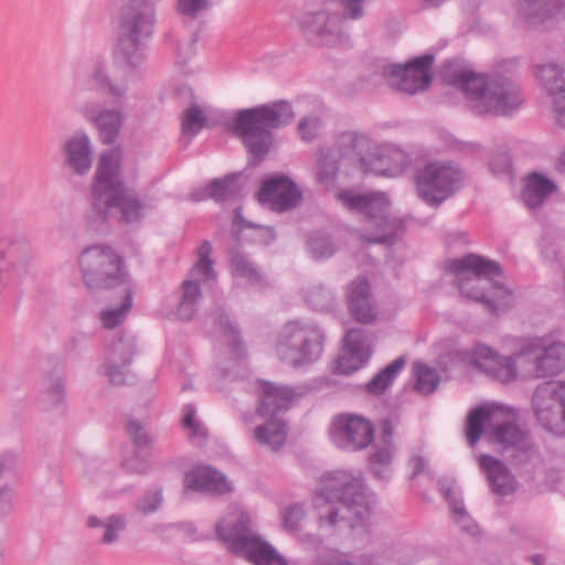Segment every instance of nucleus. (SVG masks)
I'll list each match as a JSON object with an SVG mask.
<instances>
[{"instance_id":"f257e3e1","label":"nucleus","mask_w":565,"mask_h":565,"mask_svg":"<svg viewBox=\"0 0 565 565\" xmlns=\"http://www.w3.org/2000/svg\"><path fill=\"white\" fill-rule=\"evenodd\" d=\"M472 364L502 383L516 379L540 380L553 377L565 370V343L534 339L513 356L498 355L487 345H477L471 355Z\"/></svg>"},{"instance_id":"f03ea898","label":"nucleus","mask_w":565,"mask_h":565,"mask_svg":"<svg viewBox=\"0 0 565 565\" xmlns=\"http://www.w3.org/2000/svg\"><path fill=\"white\" fill-rule=\"evenodd\" d=\"M441 77L461 92L470 109L479 115L510 116L524 103L520 85L500 73H477L468 65L451 62L443 68Z\"/></svg>"},{"instance_id":"7ed1b4c3","label":"nucleus","mask_w":565,"mask_h":565,"mask_svg":"<svg viewBox=\"0 0 565 565\" xmlns=\"http://www.w3.org/2000/svg\"><path fill=\"white\" fill-rule=\"evenodd\" d=\"M313 507L319 527L327 532L341 524L352 529L361 526L371 515L370 497L362 480L345 470L320 477L313 492Z\"/></svg>"},{"instance_id":"20e7f679","label":"nucleus","mask_w":565,"mask_h":565,"mask_svg":"<svg viewBox=\"0 0 565 565\" xmlns=\"http://www.w3.org/2000/svg\"><path fill=\"white\" fill-rule=\"evenodd\" d=\"M121 161V152L117 149L100 154L92 182L93 203L104 221L117 215L121 224H140L157 204L127 188Z\"/></svg>"},{"instance_id":"39448f33","label":"nucleus","mask_w":565,"mask_h":565,"mask_svg":"<svg viewBox=\"0 0 565 565\" xmlns=\"http://www.w3.org/2000/svg\"><path fill=\"white\" fill-rule=\"evenodd\" d=\"M449 268L457 275L458 288L467 299L482 303L494 315H500L512 306V292L495 280L501 275V267L497 262L469 254L450 260Z\"/></svg>"},{"instance_id":"423d86ee","label":"nucleus","mask_w":565,"mask_h":565,"mask_svg":"<svg viewBox=\"0 0 565 565\" xmlns=\"http://www.w3.org/2000/svg\"><path fill=\"white\" fill-rule=\"evenodd\" d=\"M294 117L291 105L280 100L238 110L233 128L257 163L269 151L271 130L288 125Z\"/></svg>"},{"instance_id":"0eeeda50","label":"nucleus","mask_w":565,"mask_h":565,"mask_svg":"<svg viewBox=\"0 0 565 565\" xmlns=\"http://www.w3.org/2000/svg\"><path fill=\"white\" fill-rule=\"evenodd\" d=\"M513 417L511 411L499 405H481L472 409L467 418L466 436L468 444L475 447L484 431L486 425H491L493 441L510 451L511 456L523 460L533 450V443L527 431L516 424L505 419Z\"/></svg>"},{"instance_id":"6e6552de","label":"nucleus","mask_w":565,"mask_h":565,"mask_svg":"<svg viewBox=\"0 0 565 565\" xmlns=\"http://www.w3.org/2000/svg\"><path fill=\"white\" fill-rule=\"evenodd\" d=\"M160 2L125 0L119 9L117 47L120 56L131 67H137L146 57V41L152 34Z\"/></svg>"},{"instance_id":"1a4fd4ad","label":"nucleus","mask_w":565,"mask_h":565,"mask_svg":"<svg viewBox=\"0 0 565 565\" xmlns=\"http://www.w3.org/2000/svg\"><path fill=\"white\" fill-rule=\"evenodd\" d=\"M343 206L362 215L364 227L361 237L367 243L392 244L403 228V221L391 216V201L384 192L360 193L345 190L337 195Z\"/></svg>"},{"instance_id":"9d476101","label":"nucleus","mask_w":565,"mask_h":565,"mask_svg":"<svg viewBox=\"0 0 565 565\" xmlns=\"http://www.w3.org/2000/svg\"><path fill=\"white\" fill-rule=\"evenodd\" d=\"M215 531L228 548L243 554L255 565H286V561L252 527L249 515L236 507L215 525Z\"/></svg>"},{"instance_id":"9b49d317","label":"nucleus","mask_w":565,"mask_h":565,"mask_svg":"<svg viewBox=\"0 0 565 565\" xmlns=\"http://www.w3.org/2000/svg\"><path fill=\"white\" fill-rule=\"evenodd\" d=\"M76 264L83 285L93 294L129 284L121 257L108 245L94 244L83 248Z\"/></svg>"},{"instance_id":"f8f14e48","label":"nucleus","mask_w":565,"mask_h":565,"mask_svg":"<svg viewBox=\"0 0 565 565\" xmlns=\"http://www.w3.org/2000/svg\"><path fill=\"white\" fill-rule=\"evenodd\" d=\"M294 397L295 393L289 387L277 386L273 383L262 385L257 415L266 422L254 429V438L260 446L277 451L285 445L287 427L285 422L278 417V413L287 409Z\"/></svg>"},{"instance_id":"ddd939ff","label":"nucleus","mask_w":565,"mask_h":565,"mask_svg":"<svg viewBox=\"0 0 565 565\" xmlns=\"http://www.w3.org/2000/svg\"><path fill=\"white\" fill-rule=\"evenodd\" d=\"M322 350L323 334L316 326L290 321L278 333L276 353L288 365L297 367L312 363Z\"/></svg>"},{"instance_id":"4468645a","label":"nucleus","mask_w":565,"mask_h":565,"mask_svg":"<svg viewBox=\"0 0 565 565\" xmlns=\"http://www.w3.org/2000/svg\"><path fill=\"white\" fill-rule=\"evenodd\" d=\"M463 180L461 170L450 162H433L417 174L419 196L429 204L439 205L452 195Z\"/></svg>"},{"instance_id":"2eb2a0df","label":"nucleus","mask_w":565,"mask_h":565,"mask_svg":"<svg viewBox=\"0 0 565 565\" xmlns=\"http://www.w3.org/2000/svg\"><path fill=\"white\" fill-rule=\"evenodd\" d=\"M532 404L536 419L544 428L565 434V381L540 385Z\"/></svg>"},{"instance_id":"dca6fc26","label":"nucleus","mask_w":565,"mask_h":565,"mask_svg":"<svg viewBox=\"0 0 565 565\" xmlns=\"http://www.w3.org/2000/svg\"><path fill=\"white\" fill-rule=\"evenodd\" d=\"M435 56L430 53L415 57L404 65L393 64L385 70L388 85L408 95L426 90L433 79L431 66Z\"/></svg>"},{"instance_id":"f3484780","label":"nucleus","mask_w":565,"mask_h":565,"mask_svg":"<svg viewBox=\"0 0 565 565\" xmlns=\"http://www.w3.org/2000/svg\"><path fill=\"white\" fill-rule=\"evenodd\" d=\"M372 422L361 415L345 413L335 416L330 426V436L337 447L347 451L366 449L374 440Z\"/></svg>"},{"instance_id":"a211bd4d","label":"nucleus","mask_w":565,"mask_h":565,"mask_svg":"<svg viewBox=\"0 0 565 565\" xmlns=\"http://www.w3.org/2000/svg\"><path fill=\"white\" fill-rule=\"evenodd\" d=\"M211 252L210 242H203L199 247V259L190 271V278L182 284V296L177 308V313L182 320L192 319L198 310L201 298L200 282L215 279Z\"/></svg>"},{"instance_id":"6ab92c4d","label":"nucleus","mask_w":565,"mask_h":565,"mask_svg":"<svg viewBox=\"0 0 565 565\" xmlns=\"http://www.w3.org/2000/svg\"><path fill=\"white\" fill-rule=\"evenodd\" d=\"M307 34L312 42L319 45H337L348 40L344 18L338 12L328 10H320L310 15Z\"/></svg>"},{"instance_id":"aec40b11","label":"nucleus","mask_w":565,"mask_h":565,"mask_svg":"<svg viewBox=\"0 0 565 565\" xmlns=\"http://www.w3.org/2000/svg\"><path fill=\"white\" fill-rule=\"evenodd\" d=\"M33 260L31 239L22 233L0 238V266L4 273L12 271L24 275Z\"/></svg>"},{"instance_id":"412c9836","label":"nucleus","mask_w":565,"mask_h":565,"mask_svg":"<svg viewBox=\"0 0 565 565\" xmlns=\"http://www.w3.org/2000/svg\"><path fill=\"white\" fill-rule=\"evenodd\" d=\"M301 199V193L296 184L287 177H276L263 182L257 193L260 204L270 210L282 212L292 209Z\"/></svg>"},{"instance_id":"4be33fe9","label":"nucleus","mask_w":565,"mask_h":565,"mask_svg":"<svg viewBox=\"0 0 565 565\" xmlns=\"http://www.w3.org/2000/svg\"><path fill=\"white\" fill-rule=\"evenodd\" d=\"M344 342L337 360L335 372L348 375L358 371L370 359L371 342L362 330L348 331Z\"/></svg>"},{"instance_id":"5701e85b","label":"nucleus","mask_w":565,"mask_h":565,"mask_svg":"<svg viewBox=\"0 0 565 565\" xmlns=\"http://www.w3.org/2000/svg\"><path fill=\"white\" fill-rule=\"evenodd\" d=\"M369 159L365 172L384 177L401 174L411 162L407 153L393 145H372Z\"/></svg>"},{"instance_id":"b1692460","label":"nucleus","mask_w":565,"mask_h":565,"mask_svg":"<svg viewBox=\"0 0 565 565\" xmlns=\"http://www.w3.org/2000/svg\"><path fill=\"white\" fill-rule=\"evenodd\" d=\"M65 164L75 174H86L93 166L94 149L86 132L78 131L68 137L63 145Z\"/></svg>"},{"instance_id":"393cba45","label":"nucleus","mask_w":565,"mask_h":565,"mask_svg":"<svg viewBox=\"0 0 565 565\" xmlns=\"http://www.w3.org/2000/svg\"><path fill=\"white\" fill-rule=\"evenodd\" d=\"M372 142L365 135L348 131L341 134L334 145L339 159H348L365 172Z\"/></svg>"},{"instance_id":"a878e982","label":"nucleus","mask_w":565,"mask_h":565,"mask_svg":"<svg viewBox=\"0 0 565 565\" xmlns=\"http://www.w3.org/2000/svg\"><path fill=\"white\" fill-rule=\"evenodd\" d=\"M184 487L215 494L231 491V484L225 476L211 467H198L189 471L184 477Z\"/></svg>"},{"instance_id":"bb28decb","label":"nucleus","mask_w":565,"mask_h":565,"mask_svg":"<svg viewBox=\"0 0 565 565\" xmlns=\"http://www.w3.org/2000/svg\"><path fill=\"white\" fill-rule=\"evenodd\" d=\"M82 111L94 122L103 143L111 145L116 141L124 124L121 109H102L95 114L87 108H83Z\"/></svg>"},{"instance_id":"cd10ccee","label":"nucleus","mask_w":565,"mask_h":565,"mask_svg":"<svg viewBox=\"0 0 565 565\" xmlns=\"http://www.w3.org/2000/svg\"><path fill=\"white\" fill-rule=\"evenodd\" d=\"M518 11L532 24L544 23L565 12V0H518Z\"/></svg>"},{"instance_id":"c85d7f7f","label":"nucleus","mask_w":565,"mask_h":565,"mask_svg":"<svg viewBox=\"0 0 565 565\" xmlns=\"http://www.w3.org/2000/svg\"><path fill=\"white\" fill-rule=\"evenodd\" d=\"M479 465L486 472L493 492L505 495L515 490L514 477L500 460L482 455L479 458Z\"/></svg>"},{"instance_id":"c756f323","label":"nucleus","mask_w":565,"mask_h":565,"mask_svg":"<svg viewBox=\"0 0 565 565\" xmlns=\"http://www.w3.org/2000/svg\"><path fill=\"white\" fill-rule=\"evenodd\" d=\"M238 174H230L223 179H215L209 185L198 189L190 194L194 202L212 199L216 202L228 201L239 194L236 183Z\"/></svg>"},{"instance_id":"7c9ffc66","label":"nucleus","mask_w":565,"mask_h":565,"mask_svg":"<svg viewBox=\"0 0 565 565\" xmlns=\"http://www.w3.org/2000/svg\"><path fill=\"white\" fill-rule=\"evenodd\" d=\"M87 84L95 86L120 103L128 90L127 81H120L115 74H109L104 65H95L87 77Z\"/></svg>"},{"instance_id":"2f4dec72","label":"nucleus","mask_w":565,"mask_h":565,"mask_svg":"<svg viewBox=\"0 0 565 565\" xmlns=\"http://www.w3.org/2000/svg\"><path fill=\"white\" fill-rule=\"evenodd\" d=\"M557 190L556 184L540 173H533L526 180L522 191V200L530 209H535Z\"/></svg>"},{"instance_id":"473e14b6","label":"nucleus","mask_w":565,"mask_h":565,"mask_svg":"<svg viewBox=\"0 0 565 565\" xmlns=\"http://www.w3.org/2000/svg\"><path fill=\"white\" fill-rule=\"evenodd\" d=\"M87 525L92 529L102 527L103 534L99 542L103 545H113L120 540L121 533L127 527V519L122 514H110L105 519L92 515L87 519Z\"/></svg>"},{"instance_id":"72a5a7b5","label":"nucleus","mask_w":565,"mask_h":565,"mask_svg":"<svg viewBox=\"0 0 565 565\" xmlns=\"http://www.w3.org/2000/svg\"><path fill=\"white\" fill-rule=\"evenodd\" d=\"M536 76L552 99L565 90V70L558 64L550 62L539 66Z\"/></svg>"},{"instance_id":"f704fd0d","label":"nucleus","mask_w":565,"mask_h":565,"mask_svg":"<svg viewBox=\"0 0 565 565\" xmlns=\"http://www.w3.org/2000/svg\"><path fill=\"white\" fill-rule=\"evenodd\" d=\"M65 401V381L61 372H53L43 380V388L41 392V403L52 409L62 405Z\"/></svg>"},{"instance_id":"c9c22d12","label":"nucleus","mask_w":565,"mask_h":565,"mask_svg":"<svg viewBox=\"0 0 565 565\" xmlns=\"http://www.w3.org/2000/svg\"><path fill=\"white\" fill-rule=\"evenodd\" d=\"M122 296L119 307H109L100 311V320L105 328L115 329L121 324L132 307V290L130 285L118 287Z\"/></svg>"},{"instance_id":"e433bc0d","label":"nucleus","mask_w":565,"mask_h":565,"mask_svg":"<svg viewBox=\"0 0 565 565\" xmlns=\"http://www.w3.org/2000/svg\"><path fill=\"white\" fill-rule=\"evenodd\" d=\"M135 353V340L129 337H119L106 347L104 362L132 364Z\"/></svg>"},{"instance_id":"4c0bfd02","label":"nucleus","mask_w":565,"mask_h":565,"mask_svg":"<svg viewBox=\"0 0 565 565\" xmlns=\"http://www.w3.org/2000/svg\"><path fill=\"white\" fill-rule=\"evenodd\" d=\"M205 127H207V116L203 108L196 103H193L190 107L184 109L181 119L183 137L191 139Z\"/></svg>"},{"instance_id":"58836bf2","label":"nucleus","mask_w":565,"mask_h":565,"mask_svg":"<svg viewBox=\"0 0 565 565\" xmlns=\"http://www.w3.org/2000/svg\"><path fill=\"white\" fill-rule=\"evenodd\" d=\"M393 455L394 445L380 441L375 444L369 456V463L377 478H388V467L393 460Z\"/></svg>"},{"instance_id":"ea45409f","label":"nucleus","mask_w":565,"mask_h":565,"mask_svg":"<svg viewBox=\"0 0 565 565\" xmlns=\"http://www.w3.org/2000/svg\"><path fill=\"white\" fill-rule=\"evenodd\" d=\"M231 270L234 276L245 278L250 284H256L262 280V275L258 269L250 263L245 254L238 248H233L230 252Z\"/></svg>"},{"instance_id":"a19ab883","label":"nucleus","mask_w":565,"mask_h":565,"mask_svg":"<svg viewBox=\"0 0 565 565\" xmlns=\"http://www.w3.org/2000/svg\"><path fill=\"white\" fill-rule=\"evenodd\" d=\"M306 301L317 311H329L335 306V296L323 284H313L306 291Z\"/></svg>"},{"instance_id":"79ce46f5","label":"nucleus","mask_w":565,"mask_h":565,"mask_svg":"<svg viewBox=\"0 0 565 565\" xmlns=\"http://www.w3.org/2000/svg\"><path fill=\"white\" fill-rule=\"evenodd\" d=\"M99 374L107 379L114 386H122L135 380L131 364L103 362L99 366Z\"/></svg>"},{"instance_id":"37998d69","label":"nucleus","mask_w":565,"mask_h":565,"mask_svg":"<svg viewBox=\"0 0 565 565\" xmlns=\"http://www.w3.org/2000/svg\"><path fill=\"white\" fill-rule=\"evenodd\" d=\"M404 365L405 359L403 356L394 360L366 384L367 391L373 394L383 393L391 385L392 381Z\"/></svg>"},{"instance_id":"c03bdc74","label":"nucleus","mask_w":565,"mask_h":565,"mask_svg":"<svg viewBox=\"0 0 565 565\" xmlns=\"http://www.w3.org/2000/svg\"><path fill=\"white\" fill-rule=\"evenodd\" d=\"M414 373L416 376V390L418 392L422 394H430L437 388L439 375L434 369L417 362L414 364Z\"/></svg>"},{"instance_id":"a18cd8bd","label":"nucleus","mask_w":565,"mask_h":565,"mask_svg":"<svg viewBox=\"0 0 565 565\" xmlns=\"http://www.w3.org/2000/svg\"><path fill=\"white\" fill-rule=\"evenodd\" d=\"M196 411L194 406L186 405L183 408L182 426L189 429V438L196 445H202L207 437L205 427L196 419Z\"/></svg>"},{"instance_id":"49530a36","label":"nucleus","mask_w":565,"mask_h":565,"mask_svg":"<svg viewBox=\"0 0 565 565\" xmlns=\"http://www.w3.org/2000/svg\"><path fill=\"white\" fill-rule=\"evenodd\" d=\"M445 497L449 502L452 515L456 522L460 525V527L471 533H475L473 530L476 529V525L473 524L469 514L465 510L462 501L456 497L455 492L451 489H447L445 491Z\"/></svg>"},{"instance_id":"de8ad7c7","label":"nucleus","mask_w":565,"mask_h":565,"mask_svg":"<svg viewBox=\"0 0 565 565\" xmlns=\"http://www.w3.org/2000/svg\"><path fill=\"white\" fill-rule=\"evenodd\" d=\"M339 157L334 150L321 152L318 159L317 178L319 181H328L333 178L338 171Z\"/></svg>"},{"instance_id":"09e8293b","label":"nucleus","mask_w":565,"mask_h":565,"mask_svg":"<svg viewBox=\"0 0 565 565\" xmlns=\"http://www.w3.org/2000/svg\"><path fill=\"white\" fill-rule=\"evenodd\" d=\"M349 310L354 319L361 323H370L375 319V310L370 299H352L348 302Z\"/></svg>"},{"instance_id":"8fccbe9b","label":"nucleus","mask_w":565,"mask_h":565,"mask_svg":"<svg viewBox=\"0 0 565 565\" xmlns=\"http://www.w3.org/2000/svg\"><path fill=\"white\" fill-rule=\"evenodd\" d=\"M162 490L156 489L145 493L139 500H137L135 503V510L140 514L148 515L156 512L162 504Z\"/></svg>"},{"instance_id":"3c124183","label":"nucleus","mask_w":565,"mask_h":565,"mask_svg":"<svg viewBox=\"0 0 565 565\" xmlns=\"http://www.w3.org/2000/svg\"><path fill=\"white\" fill-rule=\"evenodd\" d=\"M308 249L316 259L329 258L335 253V246L327 236H313L308 241Z\"/></svg>"},{"instance_id":"603ef678","label":"nucleus","mask_w":565,"mask_h":565,"mask_svg":"<svg viewBox=\"0 0 565 565\" xmlns=\"http://www.w3.org/2000/svg\"><path fill=\"white\" fill-rule=\"evenodd\" d=\"M210 7L209 0H177L175 10L189 19L196 18Z\"/></svg>"},{"instance_id":"864d4df0","label":"nucleus","mask_w":565,"mask_h":565,"mask_svg":"<svg viewBox=\"0 0 565 565\" xmlns=\"http://www.w3.org/2000/svg\"><path fill=\"white\" fill-rule=\"evenodd\" d=\"M127 433L134 444L138 447L148 446L152 441L139 420L130 419L127 424Z\"/></svg>"},{"instance_id":"5fc2aeb1","label":"nucleus","mask_w":565,"mask_h":565,"mask_svg":"<svg viewBox=\"0 0 565 565\" xmlns=\"http://www.w3.org/2000/svg\"><path fill=\"white\" fill-rule=\"evenodd\" d=\"M306 514L302 504H295L284 513V524L289 531H297Z\"/></svg>"},{"instance_id":"6e6d98bb","label":"nucleus","mask_w":565,"mask_h":565,"mask_svg":"<svg viewBox=\"0 0 565 565\" xmlns=\"http://www.w3.org/2000/svg\"><path fill=\"white\" fill-rule=\"evenodd\" d=\"M353 298L359 300L370 299V285L366 279L359 278L348 286V302H351Z\"/></svg>"},{"instance_id":"4d7b16f0","label":"nucleus","mask_w":565,"mask_h":565,"mask_svg":"<svg viewBox=\"0 0 565 565\" xmlns=\"http://www.w3.org/2000/svg\"><path fill=\"white\" fill-rule=\"evenodd\" d=\"M320 121L316 116L303 118L298 126L301 138L306 141H311L318 135Z\"/></svg>"},{"instance_id":"13d9d810","label":"nucleus","mask_w":565,"mask_h":565,"mask_svg":"<svg viewBox=\"0 0 565 565\" xmlns=\"http://www.w3.org/2000/svg\"><path fill=\"white\" fill-rule=\"evenodd\" d=\"M317 565H353V564L348 561L345 555L337 553V552H330V553L321 556L317 561ZM362 565H379V564L373 558H371L370 561H364Z\"/></svg>"},{"instance_id":"bf43d9fd","label":"nucleus","mask_w":565,"mask_h":565,"mask_svg":"<svg viewBox=\"0 0 565 565\" xmlns=\"http://www.w3.org/2000/svg\"><path fill=\"white\" fill-rule=\"evenodd\" d=\"M104 465L98 460L86 462L85 473L93 482H104L109 478V471L103 470Z\"/></svg>"},{"instance_id":"052dcab7","label":"nucleus","mask_w":565,"mask_h":565,"mask_svg":"<svg viewBox=\"0 0 565 565\" xmlns=\"http://www.w3.org/2000/svg\"><path fill=\"white\" fill-rule=\"evenodd\" d=\"M365 0H341L343 6V18L352 20L361 19L364 14L363 3Z\"/></svg>"},{"instance_id":"680f3d73","label":"nucleus","mask_w":565,"mask_h":565,"mask_svg":"<svg viewBox=\"0 0 565 565\" xmlns=\"http://www.w3.org/2000/svg\"><path fill=\"white\" fill-rule=\"evenodd\" d=\"M553 109L557 124L565 128V90L553 98Z\"/></svg>"},{"instance_id":"e2e57ef3","label":"nucleus","mask_w":565,"mask_h":565,"mask_svg":"<svg viewBox=\"0 0 565 565\" xmlns=\"http://www.w3.org/2000/svg\"><path fill=\"white\" fill-rule=\"evenodd\" d=\"M220 323L222 327H224L225 330L228 329V335L231 338L230 341L233 352H235L236 354H241V351L243 349L242 342L238 340L234 329L230 326L227 317L224 315L220 316Z\"/></svg>"},{"instance_id":"0e129e2a","label":"nucleus","mask_w":565,"mask_h":565,"mask_svg":"<svg viewBox=\"0 0 565 565\" xmlns=\"http://www.w3.org/2000/svg\"><path fill=\"white\" fill-rule=\"evenodd\" d=\"M124 468L130 473L142 475L148 471V463L140 459H129L124 461Z\"/></svg>"},{"instance_id":"69168bd1","label":"nucleus","mask_w":565,"mask_h":565,"mask_svg":"<svg viewBox=\"0 0 565 565\" xmlns=\"http://www.w3.org/2000/svg\"><path fill=\"white\" fill-rule=\"evenodd\" d=\"M408 467L412 471V477L415 478L424 471L425 460L420 456H413L408 461Z\"/></svg>"},{"instance_id":"338daca9","label":"nucleus","mask_w":565,"mask_h":565,"mask_svg":"<svg viewBox=\"0 0 565 565\" xmlns=\"http://www.w3.org/2000/svg\"><path fill=\"white\" fill-rule=\"evenodd\" d=\"M394 427L390 420H384L382 424V437L380 443L393 445Z\"/></svg>"},{"instance_id":"774afa93","label":"nucleus","mask_w":565,"mask_h":565,"mask_svg":"<svg viewBox=\"0 0 565 565\" xmlns=\"http://www.w3.org/2000/svg\"><path fill=\"white\" fill-rule=\"evenodd\" d=\"M555 168L558 173L565 175V149L563 151H561V153L556 160Z\"/></svg>"}]
</instances>
